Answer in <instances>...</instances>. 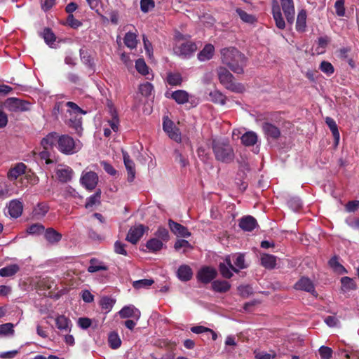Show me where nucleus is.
<instances>
[{
    "instance_id": "f257e3e1",
    "label": "nucleus",
    "mask_w": 359,
    "mask_h": 359,
    "mask_svg": "<svg viewBox=\"0 0 359 359\" xmlns=\"http://www.w3.org/2000/svg\"><path fill=\"white\" fill-rule=\"evenodd\" d=\"M220 53L223 64L236 74L243 73L247 60L244 54L234 47L224 48L220 50Z\"/></svg>"
},
{
    "instance_id": "f03ea898",
    "label": "nucleus",
    "mask_w": 359,
    "mask_h": 359,
    "mask_svg": "<svg viewBox=\"0 0 359 359\" xmlns=\"http://www.w3.org/2000/svg\"><path fill=\"white\" fill-rule=\"evenodd\" d=\"M190 36L177 32L175 34L174 53L183 59L190 58L197 50L198 46L194 41H191Z\"/></svg>"
},
{
    "instance_id": "7ed1b4c3",
    "label": "nucleus",
    "mask_w": 359,
    "mask_h": 359,
    "mask_svg": "<svg viewBox=\"0 0 359 359\" xmlns=\"http://www.w3.org/2000/svg\"><path fill=\"white\" fill-rule=\"evenodd\" d=\"M245 258L243 255H231L226 257L224 262L219 266L221 275L225 278L233 276V272L238 273L241 269L246 268Z\"/></svg>"
},
{
    "instance_id": "20e7f679",
    "label": "nucleus",
    "mask_w": 359,
    "mask_h": 359,
    "mask_svg": "<svg viewBox=\"0 0 359 359\" xmlns=\"http://www.w3.org/2000/svg\"><path fill=\"white\" fill-rule=\"evenodd\" d=\"M212 151L217 161L229 163L234 159V151L227 141L213 140Z\"/></svg>"
},
{
    "instance_id": "39448f33",
    "label": "nucleus",
    "mask_w": 359,
    "mask_h": 359,
    "mask_svg": "<svg viewBox=\"0 0 359 359\" xmlns=\"http://www.w3.org/2000/svg\"><path fill=\"white\" fill-rule=\"evenodd\" d=\"M82 147L79 140L75 141L68 135H59L57 138V149L62 154L71 155L78 152Z\"/></svg>"
},
{
    "instance_id": "423d86ee",
    "label": "nucleus",
    "mask_w": 359,
    "mask_h": 359,
    "mask_svg": "<svg viewBox=\"0 0 359 359\" xmlns=\"http://www.w3.org/2000/svg\"><path fill=\"white\" fill-rule=\"evenodd\" d=\"M218 77L220 83L228 90L241 93L244 90V87L241 83L233 82V76L225 67H219L217 69Z\"/></svg>"
},
{
    "instance_id": "0eeeda50",
    "label": "nucleus",
    "mask_w": 359,
    "mask_h": 359,
    "mask_svg": "<svg viewBox=\"0 0 359 359\" xmlns=\"http://www.w3.org/2000/svg\"><path fill=\"white\" fill-rule=\"evenodd\" d=\"M31 103L17 97H8L4 102V107L13 113H19L29 111Z\"/></svg>"
},
{
    "instance_id": "6e6552de",
    "label": "nucleus",
    "mask_w": 359,
    "mask_h": 359,
    "mask_svg": "<svg viewBox=\"0 0 359 359\" xmlns=\"http://www.w3.org/2000/svg\"><path fill=\"white\" fill-rule=\"evenodd\" d=\"M163 129L171 140L177 143H180L182 142V135L180 129L168 116L163 117Z\"/></svg>"
},
{
    "instance_id": "1a4fd4ad",
    "label": "nucleus",
    "mask_w": 359,
    "mask_h": 359,
    "mask_svg": "<svg viewBox=\"0 0 359 359\" xmlns=\"http://www.w3.org/2000/svg\"><path fill=\"white\" fill-rule=\"evenodd\" d=\"M81 184L88 190H93L95 188L97 182H98V176L93 171H89L86 172H83L80 179Z\"/></svg>"
},
{
    "instance_id": "9d476101",
    "label": "nucleus",
    "mask_w": 359,
    "mask_h": 359,
    "mask_svg": "<svg viewBox=\"0 0 359 359\" xmlns=\"http://www.w3.org/2000/svg\"><path fill=\"white\" fill-rule=\"evenodd\" d=\"M294 288L298 290H302L309 292L315 297L317 296V292H316L314 284L309 278H301L295 283Z\"/></svg>"
},
{
    "instance_id": "9b49d317",
    "label": "nucleus",
    "mask_w": 359,
    "mask_h": 359,
    "mask_svg": "<svg viewBox=\"0 0 359 359\" xmlns=\"http://www.w3.org/2000/svg\"><path fill=\"white\" fill-rule=\"evenodd\" d=\"M280 4L287 21L288 23L292 24L295 14L293 0H280Z\"/></svg>"
},
{
    "instance_id": "f8f14e48",
    "label": "nucleus",
    "mask_w": 359,
    "mask_h": 359,
    "mask_svg": "<svg viewBox=\"0 0 359 359\" xmlns=\"http://www.w3.org/2000/svg\"><path fill=\"white\" fill-rule=\"evenodd\" d=\"M217 273L214 268L205 266L198 272L197 278L203 283H208L216 277Z\"/></svg>"
},
{
    "instance_id": "ddd939ff",
    "label": "nucleus",
    "mask_w": 359,
    "mask_h": 359,
    "mask_svg": "<svg viewBox=\"0 0 359 359\" xmlns=\"http://www.w3.org/2000/svg\"><path fill=\"white\" fill-rule=\"evenodd\" d=\"M144 232V226L142 224L132 226L128 231V233L126 236V240L133 244H135L143 236Z\"/></svg>"
},
{
    "instance_id": "4468645a",
    "label": "nucleus",
    "mask_w": 359,
    "mask_h": 359,
    "mask_svg": "<svg viewBox=\"0 0 359 359\" xmlns=\"http://www.w3.org/2000/svg\"><path fill=\"white\" fill-rule=\"evenodd\" d=\"M272 14L276 22V27L280 29H283L285 27V22L283 18L280 8L277 0L272 1Z\"/></svg>"
},
{
    "instance_id": "2eb2a0df",
    "label": "nucleus",
    "mask_w": 359,
    "mask_h": 359,
    "mask_svg": "<svg viewBox=\"0 0 359 359\" xmlns=\"http://www.w3.org/2000/svg\"><path fill=\"white\" fill-rule=\"evenodd\" d=\"M168 224L172 232L177 236L188 238L191 236V233L186 226L177 223L172 219H169Z\"/></svg>"
},
{
    "instance_id": "dca6fc26",
    "label": "nucleus",
    "mask_w": 359,
    "mask_h": 359,
    "mask_svg": "<svg viewBox=\"0 0 359 359\" xmlns=\"http://www.w3.org/2000/svg\"><path fill=\"white\" fill-rule=\"evenodd\" d=\"M124 165L128 172V181L133 182L135 177V163L126 151H123Z\"/></svg>"
},
{
    "instance_id": "f3484780",
    "label": "nucleus",
    "mask_w": 359,
    "mask_h": 359,
    "mask_svg": "<svg viewBox=\"0 0 359 359\" xmlns=\"http://www.w3.org/2000/svg\"><path fill=\"white\" fill-rule=\"evenodd\" d=\"M262 130L267 137L276 140L280 136V129L275 125L269 122H264L262 124Z\"/></svg>"
},
{
    "instance_id": "a211bd4d",
    "label": "nucleus",
    "mask_w": 359,
    "mask_h": 359,
    "mask_svg": "<svg viewBox=\"0 0 359 359\" xmlns=\"http://www.w3.org/2000/svg\"><path fill=\"white\" fill-rule=\"evenodd\" d=\"M193 276L191 268L187 264H182L179 266L177 271V277L183 282L189 281Z\"/></svg>"
},
{
    "instance_id": "6ab92c4d",
    "label": "nucleus",
    "mask_w": 359,
    "mask_h": 359,
    "mask_svg": "<svg viewBox=\"0 0 359 359\" xmlns=\"http://www.w3.org/2000/svg\"><path fill=\"white\" fill-rule=\"evenodd\" d=\"M73 170L67 166L61 167L57 169L56 176L63 183L69 182L73 177Z\"/></svg>"
},
{
    "instance_id": "aec40b11",
    "label": "nucleus",
    "mask_w": 359,
    "mask_h": 359,
    "mask_svg": "<svg viewBox=\"0 0 359 359\" xmlns=\"http://www.w3.org/2000/svg\"><path fill=\"white\" fill-rule=\"evenodd\" d=\"M215 53V47L210 43L206 44L198 53L197 57L199 61L205 62L210 60Z\"/></svg>"
},
{
    "instance_id": "412c9836",
    "label": "nucleus",
    "mask_w": 359,
    "mask_h": 359,
    "mask_svg": "<svg viewBox=\"0 0 359 359\" xmlns=\"http://www.w3.org/2000/svg\"><path fill=\"white\" fill-rule=\"evenodd\" d=\"M257 224V220L252 216L243 217L239 221L240 228L245 231H252Z\"/></svg>"
},
{
    "instance_id": "4be33fe9",
    "label": "nucleus",
    "mask_w": 359,
    "mask_h": 359,
    "mask_svg": "<svg viewBox=\"0 0 359 359\" xmlns=\"http://www.w3.org/2000/svg\"><path fill=\"white\" fill-rule=\"evenodd\" d=\"M57 138L59 135L57 133H50L41 140V144L45 150H48L54 145L57 147Z\"/></svg>"
},
{
    "instance_id": "5701e85b",
    "label": "nucleus",
    "mask_w": 359,
    "mask_h": 359,
    "mask_svg": "<svg viewBox=\"0 0 359 359\" xmlns=\"http://www.w3.org/2000/svg\"><path fill=\"white\" fill-rule=\"evenodd\" d=\"M8 213L14 218H18L22 215V203L18 200H13L8 205Z\"/></svg>"
},
{
    "instance_id": "b1692460",
    "label": "nucleus",
    "mask_w": 359,
    "mask_h": 359,
    "mask_svg": "<svg viewBox=\"0 0 359 359\" xmlns=\"http://www.w3.org/2000/svg\"><path fill=\"white\" fill-rule=\"evenodd\" d=\"M119 315L122 318H135L137 320L140 316V311L134 306L130 305L124 306L120 311Z\"/></svg>"
},
{
    "instance_id": "393cba45",
    "label": "nucleus",
    "mask_w": 359,
    "mask_h": 359,
    "mask_svg": "<svg viewBox=\"0 0 359 359\" xmlns=\"http://www.w3.org/2000/svg\"><path fill=\"white\" fill-rule=\"evenodd\" d=\"M71 117L65 121L66 124L71 128L74 129L76 133L81 135L82 132V121L81 117H78L77 116H70Z\"/></svg>"
},
{
    "instance_id": "a878e982",
    "label": "nucleus",
    "mask_w": 359,
    "mask_h": 359,
    "mask_svg": "<svg viewBox=\"0 0 359 359\" xmlns=\"http://www.w3.org/2000/svg\"><path fill=\"white\" fill-rule=\"evenodd\" d=\"M261 264L264 268L273 269L276 266L277 258L276 256L269 254H262L260 257Z\"/></svg>"
},
{
    "instance_id": "bb28decb",
    "label": "nucleus",
    "mask_w": 359,
    "mask_h": 359,
    "mask_svg": "<svg viewBox=\"0 0 359 359\" xmlns=\"http://www.w3.org/2000/svg\"><path fill=\"white\" fill-rule=\"evenodd\" d=\"M44 237L48 243L55 244L61 240L62 234L53 228H48L44 231Z\"/></svg>"
},
{
    "instance_id": "cd10ccee",
    "label": "nucleus",
    "mask_w": 359,
    "mask_h": 359,
    "mask_svg": "<svg viewBox=\"0 0 359 359\" xmlns=\"http://www.w3.org/2000/svg\"><path fill=\"white\" fill-rule=\"evenodd\" d=\"M171 97L179 104L187 103L189 99V94L184 90H177L171 93Z\"/></svg>"
},
{
    "instance_id": "c85d7f7f",
    "label": "nucleus",
    "mask_w": 359,
    "mask_h": 359,
    "mask_svg": "<svg viewBox=\"0 0 359 359\" xmlns=\"http://www.w3.org/2000/svg\"><path fill=\"white\" fill-rule=\"evenodd\" d=\"M306 12L305 10H301L297 15L296 29L299 32H304L306 28Z\"/></svg>"
},
{
    "instance_id": "c756f323",
    "label": "nucleus",
    "mask_w": 359,
    "mask_h": 359,
    "mask_svg": "<svg viewBox=\"0 0 359 359\" xmlns=\"http://www.w3.org/2000/svg\"><path fill=\"white\" fill-rule=\"evenodd\" d=\"M325 123L331 130L334 139L335 145H337L340 139V134L335 121L331 117H326Z\"/></svg>"
},
{
    "instance_id": "7c9ffc66",
    "label": "nucleus",
    "mask_w": 359,
    "mask_h": 359,
    "mask_svg": "<svg viewBox=\"0 0 359 359\" xmlns=\"http://www.w3.org/2000/svg\"><path fill=\"white\" fill-rule=\"evenodd\" d=\"M258 140V136L253 131H248L244 133L241 137L243 144L246 147L254 146Z\"/></svg>"
},
{
    "instance_id": "2f4dec72",
    "label": "nucleus",
    "mask_w": 359,
    "mask_h": 359,
    "mask_svg": "<svg viewBox=\"0 0 359 359\" xmlns=\"http://www.w3.org/2000/svg\"><path fill=\"white\" fill-rule=\"evenodd\" d=\"M212 287L217 292H226L229 290L231 284L226 280H216L212 283Z\"/></svg>"
},
{
    "instance_id": "473e14b6",
    "label": "nucleus",
    "mask_w": 359,
    "mask_h": 359,
    "mask_svg": "<svg viewBox=\"0 0 359 359\" xmlns=\"http://www.w3.org/2000/svg\"><path fill=\"white\" fill-rule=\"evenodd\" d=\"M341 290L344 292H348L351 290H355L357 288V285L353 279L344 276L341 278Z\"/></svg>"
},
{
    "instance_id": "72a5a7b5",
    "label": "nucleus",
    "mask_w": 359,
    "mask_h": 359,
    "mask_svg": "<svg viewBox=\"0 0 359 359\" xmlns=\"http://www.w3.org/2000/svg\"><path fill=\"white\" fill-rule=\"evenodd\" d=\"M20 271V266L16 264H10L0 269L1 277H11Z\"/></svg>"
},
{
    "instance_id": "f704fd0d",
    "label": "nucleus",
    "mask_w": 359,
    "mask_h": 359,
    "mask_svg": "<svg viewBox=\"0 0 359 359\" xmlns=\"http://www.w3.org/2000/svg\"><path fill=\"white\" fill-rule=\"evenodd\" d=\"M26 166L23 163L17 164L13 168H11L8 172V177L11 180H16L20 175L25 172Z\"/></svg>"
},
{
    "instance_id": "c9c22d12",
    "label": "nucleus",
    "mask_w": 359,
    "mask_h": 359,
    "mask_svg": "<svg viewBox=\"0 0 359 359\" xmlns=\"http://www.w3.org/2000/svg\"><path fill=\"white\" fill-rule=\"evenodd\" d=\"M166 82L170 86H180L182 82V78L180 73L169 72L165 78Z\"/></svg>"
},
{
    "instance_id": "e433bc0d",
    "label": "nucleus",
    "mask_w": 359,
    "mask_h": 359,
    "mask_svg": "<svg viewBox=\"0 0 359 359\" xmlns=\"http://www.w3.org/2000/svg\"><path fill=\"white\" fill-rule=\"evenodd\" d=\"M329 265L333 270L339 273L343 274L347 273L346 269L339 262V258L337 256H334L329 261Z\"/></svg>"
},
{
    "instance_id": "4c0bfd02",
    "label": "nucleus",
    "mask_w": 359,
    "mask_h": 359,
    "mask_svg": "<svg viewBox=\"0 0 359 359\" xmlns=\"http://www.w3.org/2000/svg\"><path fill=\"white\" fill-rule=\"evenodd\" d=\"M210 100L216 104L224 105L226 103V97L220 91L215 90L209 94Z\"/></svg>"
},
{
    "instance_id": "58836bf2",
    "label": "nucleus",
    "mask_w": 359,
    "mask_h": 359,
    "mask_svg": "<svg viewBox=\"0 0 359 359\" xmlns=\"http://www.w3.org/2000/svg\"><path fill=\"white\" fill-rule=\"evenodd\" d=\"M100 196H101V191H97L94 194L90 196L86 199V208H91L95 205H98L100 203Z\"/></svg>"
},
{
    "instance_id": "ea45409f",
    "label": "nucleus",
    "mask_w": 359,
    "mask_h": 359,
    "mask_svg": "<svg viewBox=\"0 0 359 359\" xmlns=\"http://www.w3.org/2000/svg\"><path fill=\"white\" fill-rule=\"evenodd\" d=\"M236 12L241 20L245 23L252 24L256 21V18L254 15L248 14L241 8H237Z\"/></svg>"
},
{
    "instance_id": "a19ab883",
    "label": "nucleus",
    "mask_w": 359,
    "mask_h": 359,
    "mask_svg": "<svg viewBox=\"0 0 359 359\" xmlns=\"http://www.w3.org/2000/svg\"><path fill=\"white\" fill-rule=\"evenodd\" d=\"M45 42L50 46H52L56 40V36L53 31L49 28H45L41 34Z\"/></svg>"
},
{
    "instance_id": "79ce46f5",
    "label": "nucleus",
    "mask_w": 359,
    "mask_h": 359,
    "mask_svg": "<svg viewBox=\"0 0 359 359\" xmlns=\"http://www.w3.org/2000/svg\"><path fill=\"white\" fill-rule=\"evenodd\" d=\"M49 207L46 203H39L33 210V215L36 217H42L48 212Z\"/></svg>"
},
{
    "instance_id": "37998d69",
    "label": "nucleus",
    "mask_w": 359,
    "mask_h": 359,
    "mask_svg": "<svg viewBox=\"0 0 359 359\" xmlns=\"http://www.w3.org/2000/svg\"><path fill=\"white\" fill-rule=\"evenodd\" d=\"M69 320L64 316H59L55 319L57 327L60 330L68 331L69 330Z\"/></svg>"
},
{
    "instance_id": "c03bdc74",
    "label": "nucleus",
    "mask_w": 359,
    "mask_h": 359,
    "mask_svg": "<svg viewBox=\"0 0 359 359\" xmlns=\"http://www.w3.org/2000/svg\"><path fill=\"white\" fill-rule=\"evenodd\" d=\"M90 266L88 268V271L90 273H95L99 271H107V267L102 265L95 259H91L90 262Z\"/></svg>"
},
{
    "instance_id": "a18cd8bd",
    "label": "nucleus",
    "mask_w": 359,
    "mask_h": 359,
    "mask_svg": "<svg viewBox=\"0 0 359 359\" xmlns=\"http://www.w3.org/2000/svg\"><path fill=\"white\" fill-rule=\"evenodd\" d=\"M154 283V280L153 279H142L133 281V287L137 290L147 289Z\"/></svg>"
},
{
    "instance_id": "49530a36",
    "label": "nucleus",
    "mask_w": 359,
    "mask_h": 359,
    "mask_svg": "<svg viewBox=\"0 0 359 359\" xmlns=\"http://www.w3.org/2000/svg\"><path fill=\"white\" fill-rule=\"evenodd\" d=\"M137 36L132 32H128L124 37L125 45L130 49L135 48L137 46Z\"/></svg>"
},
{
    "instance_id": "de8ad7c7",
    "label": "nucleus",
    "mask_w": 359,
    "mask_h": 359,
    "mask_svg": "<svg viewBox=\"0 0 359 359\" xmlns=\"http://www.w3.org/2000/svg\"><path fill=\"white\" fill-rule=\"evenodd\" d=\"M67 107H68L70 109L67 110V113L69 114V116L75 115L77 116V114H86V111L83 110L81 108H80L76 103L73 102H67L66 103Z\"/></svg>"
},
{
    "instance_id": "09e8293b",
    "label": "nucleus",
    "mask_w": 359,
    "mask_h": 359,
    "mask_svg": "<svg viewBox=\"0 0 359 359\" xmlns=\"http://www.w3.org/2000/svg\"><path fill=\"white\" fill-rule=\"evenodd\" d=\"M108 342L109 346L113 349L118 348L121 344V341L119 338V336L116 332H111L109 334Z\"/></svg>"
},
{
    "instance_id": "8fccbe9b",
    "label": "nucleus",
    "mask_w": 359,
    "mask_h": 359,
    "mask_svg": "<svg viewBox=\"0 0 359 359\" xmlns=\"http://www.w3.org/2000/svg\"><path fill=\"white\" fill-rule=\"evenodd\" d=\"M135 69L142 75L146 76L149 74V67L144 59H138L135 62Z\"/></svg>"
},
{
    "instance_id": "3c124183",
    "label": "nucleus",
    "mask_w": 359,
    "mask_h": 359,
    "mask_svg": "<svg viewBox=\"0 0 359 359\" xmlns=\"http://www.w3.org/2000/svg\"><path fill=\"white\" fill-rule=\"evenodd\" d=\"M174 248L175 249L176 251L180 252L182 250V252L184 253L186 252L187 249L192 248V246L187 240L180 239L177 240L175 242L174 245Z\"/></svg>"
},
{
    "instance_id": "603ef678",
    "label": "nucleus",
    "mask_w": 359,
    "mask_h": 359,
    "mask_svg": "<svg viewBox=\"0 0 359 359\" xmlns=\"http://www.w3.org/2000/svg\"><path fill=\"white\" fill-rule=\"evenodd\" d=\"M319 69L327 76L332 75L334 72V68L333 65L330 62L327 61L321 62L319 66Z\"/></svg>"
},
{
    "instance_id": "864d4df0",
    "label": "nucleus",
    "mask_w": 359,
    "mask_h": 359,
    "mask_svg": "<svg viewBox=\"0 0 359 359\" xmlns=\"http://www.w3.org/2000/svg\"><path fill=\"white\" fill-rule=\"evenodd\" d=\"M110 112L111 115V119L109 121V123L111 129L116 132L118 129L119 120L118 118V115L114 109L111 108Z\"/></svg>"
},
{
    "instance_id": "5fc2aeb1",
    "label": "nucleus",
    "mask_w": 359,
    "mask_h": 359,
    "mask_svg": "<svg viewBox=\"0 0 359 359\" xmlns=\"http://www.w3.org/2000/svg\"><path fill=\"white\" fill-rule=\"evenodd\" d=\"M320 359H331L332 357V349L330 347L322 346L318 349Z\"/></svg>"
},
{
    "instance_id": "6e6d98bb",
    "label": "nucleus",
    "mask_w": 359,
    "mask_h": 359,
    "mask_svg": "<svg viewBox=\"0 0 359 359\" xmlns=\"http://www.w3.org/2000/svg\"><path fill=\"white\" fill-rule=\"evenodd\" d=\"M114 304V301L108 297H104L100 300V306L102 309L109 311Z\"/></svg>"
},
{
    "instance_id": "4d7b16f0",
    "label": "nucleus",
    "mask_w": 359,
    "mask_h": 359,
    "mask_svg": "<svg viewBox=\"0 0 359 359\" xmlns=\"http://www.w3.org/2000/svg\"><path fill=\"white\" fill-rule=\"evenodd\" d=\"M140 91L142 95L148 97L154 91V86L149 82H146L140 86Z\"/></svg>"
},
{
    "instance_id": "13d9d810",
    "label": "nucleus",
    "mask_w": 359,
    "mask_h": 359,
    "mask_svg": "<svg viewBox=\"0 0 359 359\" xmlns=\"http://www.w3.org/2000/svg\"><path fill=\"white\" fill-rule=\"evenodd\" d=\"M80 57L81 61L86 65L92 67L93 65V60L88 52L83 49H80Z\"/></svg>"
},
{
    "instance_id": "bf43d9fd",
    "label": "nucleus",
    "mask_w": 359,
    "mask_h": 359,
    "mask_svg": "<svg viewBox=\"0 0 359 359\" xmlns=\"http://www.w3.org/2000/svg\"><path fill=\"white\" fill-rule=\"evenodd\" d=\"M287 205L292 210L297 211L302 208V203L300 198L294 197L287 201Z\"/></svg>"
},
{
    "instance_id": "052dcab7",
    "label": "nucleus",
    "mask_w": 359,
    "mask_h": 359,
    "mask_svg": "<svg viewBox=\"0 0 359 359\" xmlns=\"http://www.w3.org/2000/svg\"><path fill=\"white\" fill-rule=\"evenodd\" d=\"M45 228L41 224H34L27 229L29 234H40L44 232Z\"/></svg>"
},
{
    "instance_id": "680f3d73",
    "label": "nucleus",
    "mask_w": 359,
    "mask_h": 359,
    "mask_svg": "<svg viewBox=\"0 0 359 359\" xmlns=\"http://www.w3.org/2000/svg\"><path fill=\"white\" fill-rule=\"evenodd\" d=\"M13 325L12 323H8L0 325V335L13 334Z\"/></svg>"
},
{
    "instance_id": "e2e57ef3",
    "label": "nucleus",
    "mask_w": 359,
    "mask_h": 359,
    "mask_svg": "<svg viewBox=\"0 0 359 359\" xmlns=\"http://www.w3.org/2000/svg\"><path fill=\"white\" fill-rule=\"evenodd\" d=\"M344 0H337L335 2L334 8L338 16L342 17L345 15Z\"/></svg>"
},
{
    "instance_id": "0e129e2a",
    "label": "nucleus",
    "mask_w": 359,
    "mask_h": 359,
    "mask_svg": "<svg viewBox=\"0 0 359 359\" xmlns=\"http://www.w3.org/2000/svg\"><path fill=\"white\" fill-rule=\"evenodd\" d=\"M346 224L353 229H359V217H348L345 220Z\"/></svg>"
},
{
    "instance_id": "69168bd1",
    "label": "nucleus",
    "mask_w": 359,
    "mask_h": 359,
    "mask_svg": "<svg viewBox=\"0 0 359 359\" xmlns=\"http://www.w3.org/2000/svg\"><path fill=\"white\" fill-rule=\"evenodd\" d=\"M140 7L142 11L147 13L150 8L154 7V1L152 0H141Z\"/></svg>"
},
{
    "instance_id": "338daca9",
    "label": "nucleus",
    "mask_w": 359,
    "mask_h": 359,
    "mask_svg": "<svg viewBox=\"0 0 359 359\" xmlns=\"http://www.w3.org/2000/svg\"><path fill=\"white\" fill-rule=\"evenodd\" d=\"M126 245L121 241H116L114 243V251L117 254L127 255V251L125 249Z\"/></svg>"
},
{
    "instance_id": "774afa93",
    "label": "nucleus",
    "mask_w": 359,
    "mask_h": 359,
    "mask_svg": "<svg viewBox=\"0 0 359 359\" xmlns=\"http://www.w3.org/2000/svg\"><path fill=\"white\" fill-rule=\"evenodd\" d=\"M67 22L72 28H77L81 25V22L76 19L72 14L68 15Z\"/></svg>"
}]
</instances>
